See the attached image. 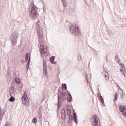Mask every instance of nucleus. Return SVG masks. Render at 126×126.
<instances>
[{
  "instance_id": "f257e3e1",
  "label": "nucleus",
  "mask_w": 126,
  "mask_h": 126,
  "mask_svg": "<svg viewBox=\"0 0 126 126\" xmlns=\"http://www.w3.org/2000/svg\"><path fill=\"white\" fill-rule=\"evenodd\" d=\"M30 17L31 20L35 21L36 19H38V16H39L36 6L33 3H32L30 6Z\"/></svg>"
},
{
  "instance_id": "f03ea898",
  "label": "nucleus",
  "mask_w": 126,
  "mask_h": 126,
  "mask_svg": "<svg viewBox=\"0 0 126 126\" xmlns=\"http://www.w3.org/2000/svg\"><path fill=\"white\" fill-rule=\"evenodd\" d=\"M66 96H67V94L65 93H63V92H61V91H58V110H60L61 109V104L66 99Z\"/></svg>"
},
{
  "instance_id": "7ed1b4c3",
  "label": "nucleus",
  "mask_w": 126,
  "mask_h": 126,
  "mask_svg": "<svg viewBox=\"0 0 126 126\" xmlns=\"http://www.w3.org/2000/svg\"><path fill=\"white\" fill-rule=\"evenodd\" d=\"M70 31L73 35L75 36H79L81 34L80 31H79V28L75 24H73L71 25L70 27Z\"/></svg>"
},
{
  "instance_id": "20e7f679",
  "label": "nucleus",
  "mask_w": 126,
  "mask_h": 126,
  "mask_svg": "<svg viewBox=\"0 0 126 126\" xmlns=\"http://www.w3.org/2000/svg\"><path fill=\"white\" fill-rule=\"evenodd\" d=\"M115 61L117 62L119 64L120 66V71L124 76H126V67H125V64L121 63V60H120V58H119V56L116 55L115 56Z\"/></svg>"
},
{
  "instance_id": "39448f33",
  "label": "nucleus",
  "mask_w": 126,
  "mask_h": 126,
  "mask_svg": "<svg viewBox=\"0 0 126 126\" xmlns=\"http://www.w3.org/2000/svg\"><path fill=\"white\" fill-rule=\"evenodd\" d=\"M22 103L27 107L30 104L29 99H28V97H27V93L26 92L24 93L23 96L22 97Z\"/></svg>"
},
{
  "instance_id": "423d86ee",
  "label": "nucleus",
  "mask_w": 126,
  "mask_h": 126,
  "mask_svg": "<svg viewBox=\"0 0 126 126\" xmlns=\"http://www.w3.org/2000/svg\"><path fill=\"white\" fill-rule=\"evenodd\" d=\"M11 45L12 47H14L17 44V34L15 33L11 36Z\"/></svg>"
},
{
  "instance_id": "0eeeda50",
  "label": "nucleus",
  "mask_w": 126,
  "mask_h": 126,
  "mask_svg": "<svg viewBox=\"0 0 126 126\" xmlns=\"http://www.w3.org/2000/svg\"><path fill=\"white\" fill-rule=\"evenodd\" d=\"M37 34L38 36V42H41L43 39V29L40 26L37 27Z\"/></svg>"
},
{
  "instance_id": "6e6552de",
  "label": "nucleus",
  "mask_w": 126,
  "mask_h": 126,
  "mask_svg": "<svg viewBox=\"0 0 126 126\" xmlns=\"http://www.w3.org/2000/svg\"><path fill=\"white\" fill-rule=\"evenodd\" d=\"M94 121L92 123L93 126H100V121L99 118L95 115L93 116Z\"/></svg>"
},
{
  "instance_id": "1a4fd4ad",
  "label": "nucleus",
  "mask_w": 126,
  "mask_h": 126,
  "mask_svg": "<svg viewBox=\"0 0 126 126\" xmlns=\"http://www.w3.org/2000/svg\"><path fill=\"white\" fill-rule=\"evenodd\" d=\"M43 75H47L48 72H47V62L45 60L43 61Z\"/></svg>"
},
{
  "instance_id": "9d476101",
  "label": "nucleus",
  "mask_w": 126,
  "mask_h": 126,
  "mask_svg": "<svg viewBox=\"0 0 126 126\" xmlns=\"http://www.w3.org/2000/svg\"><path fill=\"white\" fill-rule=\"evenodd\" d=\"M120 111L122 113L123 116L126 117V107L125 105L120 106Z\"/></svg>"
},
{
  "instance_id": "9b49d317",
  "label": "nucleus",
  "mask_w": 126,
  "mask_h": 126,
  "mask_svg": "<svg viewBox=\"0 0 126 126\" xmlns=\"http://www.w3.org/2000/svg\"><path fill=\"white\" fill-rule=\"evenodd\" d=\"M40 53L42 54H45L48 52V49H47L46 47H45L44 46H40Z\"/></svg>"
},
{
  "instance_id": "f8f14e48",
  "label": "nucleus",
  "mask_w": 126,
  "mask_h": 126,
  "mask_svg": "<svg viewBox=\"0 0 126 126\" xmlns=\"http://www.w3.org/2000/svg\"><path fill=\"white\" fill-rule=\"evenodd\" d=\"M61 116L63 120H65V118L66 117V114H65V109L63 108L61 111Z\"/></svg>"
},
{
  "instance_id": "ddd939ff",
  "label": "nucleus",
  "mask_w": 126,
  "mask_h": 126,
  "mask_svg": "<svg viewBox=\"0 0 126 126\" xmlns=\"http://www.w3.org/2000/svg\"><path fill=\"white\" fill-rule=\"evenodd\" d=\"M99 95V96L98 99L99 100V102L101 103L102 106L105 107V102H104V98H103V97L102 96V95H101V94H98V95Z\"/></svg>"
},
{
  "instance_id": "4468645a",
  "label": "nucleus",
  "mask_w": 126,
  "mask_h": 126,
  "mask_svg": "<svg viewBox=\"0 0 126 126\" xmlns=\"http://www.w3.org/2000/svg\"><path fill=\"white\" fill-rule=\"evenodd\" d=\"M4 114H5V111H2L1 108L0 107V121L2 120V118H3V116H4Z\"/></svg>"
},
{
  "instance_id": "2eb2a0df",
  "label": "nucleus",
  "mask_w": 126,
  "mask_h": 126,
  "mask_svg": "<svg viewBox=\"0 0 126 126\" xmlns=\"http://www.w3.org/2000/svg\"><path fill=\"white\" fill-rule=\"evenodd\" d=\"M73 117L74 122H75L76 125H77V123H78V122H77V116L76 115V112H74L73 113Z\"/></svg>"
},
{
  "instance_id": "dca6fc26",
  "label": "nucleus",
  "mask_w": 126,
  "mask_h": 126,
  "mask_svg": "<svg viewBox=\"0 0 126 126\" xmlns=\"http://www.w3.org/2000/svg\"><path fill=\"white\" fill-rule=\"evenodd\" d=\"M30 61H31V56H30L29 60H28V63L27 64V66H26V69H27V71H28V68H29V66H30Z\"/></svg>"
},
{
  "instance_id": "f3484780",
  "label": "nucleus",
  "mask_w": 126,
  "mask_h": 126,
  "mask_svg": "<svg viewBox=\"0 0 126 126\" xmlns=\"http://www.w3.org/2000/svg\"><path fill=\"white\" fill-rule=\"evenodd\" d=\"M50 61L51 63L53 64H57V62H55V56H52L50 58Z\"/></svg>"
},
{
  "instance_id": "a211bd4d",
  "label": "nucleus",
  "mask_w": 126,
  "mask_h": 126,
  "mask_svg": "<svg viewBox=\"0 0 126 126\" xmlns=\"http://www.w3.org/2000/svg\"><path fill=\"white\" fill-rule=\"evenodd\" d=\"M67 100L68 101V102H69V103H70V102H71V101H72V96H71V94H67Z\"/></svg>"
},
{
  "instance_id": "6ab92c4d",
  "label": "nucleus",
  "mask_w": 126,
  "mask_h": 126,
  "mask_svg": "<svg viewBox=\"0 0 126 126\" xmlns=\"http://www.w3.org/2000/svg\"><path fill=\"white\" fill-rule=\"evenodd\" d=\"M61 1H62L64 7H66V6H67V2L66 1V0H61Z\"/></svg>"
},
{
  "instance_id": "aec40b11",
  "label": "nucleus",
  "mask_w": 126,
  "mask_h": 126,
  "mask_svg": "<svg viewBox=\"0 0 126 126\" xmlns=\"http://www.w3.org/2000/svg\"><path fill=\"white\" fill-rule=\"evenodd\" d=\"M102 74L103 75H104V77L105 78H107V77H108V76H109V73H108V72L106 71H103L102 72Z\"/></svg>"
},
{
  "instance_id": "412c9836",
  "label": "nucleus",
  "mask_w": 126,
  "mask_h": 126,
  "mask_svg": "<svg viewBox=\"0 0 126 126\" xmlns=\"http://www.w3.org/2000/svg\"><path fill=\"white\" fill-rule=\"evenodd\" d=\"M14 89H15V88H14V87L12 86L11 87V90L10 91V96H12V95L11 94H12V93H14Z\"/></svg>"
},
{
  "instance_id": "4be33fe9",
  "label": "nucleus",
  "mask_w": 126,
  "mask_h": 126,
  "mask_svg": "<svg viewBox=\"0 0 126 126\" xmlns=\"http://www.w3.org/2000/svg\"><path fill=\"white\" fill-rule=\"evenodd\" d=\"M73 120V117L72 116V115H70L69 116V121H68V124H70V123H71L72 122Z\"/></svg>"
},
{
  "instance_id": "5701e85b",
  "label": "nucleus",
  "mask_w": 126,
  "mask_h": 126,
  "mask_svg": "<svg viewBox=\"0 0 126 126\" xmlns=\"http://www.w3.org/2000/svg\"><path fill=\"white\" fill-rule=\"evenodd\" d=\"M67 89V87H66V84H62V90H66Z\"/></svg>"
},
{
  "instance_id": "b1692460",
  "label": "nucleus",
  "mask_w": 126,
  "mask_h": 126,
  "mask_svg": "<svg viewBox=\"0 0 126 126\" xmlns=\"http://www.w3.org/2000/svg\"><path fill=\"white\" fill-rule=\"evenodd\" d=\"M15 100V98L12 96H11V97L9 99V101L10 102H14Z\"/></svg>"
},
{
  "instance_id": "393cba45",
  "label": "nucleus",
  "mask_w": 126,
  "mask_h": 126,
  "mask_svg": "<svg viewBox=\"0 0 126 126\" xmlns=\"http://www.w3.org/2000/svg\"><path fill=\"white\" fill-rule=\"evenodd\" d=\"M67 114L68 116H70V115H71V110L67 108Z\"/></svg>"
},
{
  "instance_id": "a878e982",
  "label": "nucleus",
  "mask_w": 126,
  "mask_h": 126,
  "mask_svg": "<svg viewBox=\"0 0 126 126\" xmlns=\"http://www.w3.org/2000/svg\"><path fill=\"white\" fill-rule=\"evenodd\" d=\"M28 59H29V54L27 53L26 54V59H25V61L27 62L28 61Z\"/></svg>"
},
{
  "instance_id": "bb28decb",
  "label": "nucleus",
  "mask_w": 126,
  "mask_h": 126,
  "mask_svg": "<svg viewBox=\"0 0 126 126\" xmlns=\"http://www.w3.org/2000/svg\"><path fill=\"white\" fill-rule=\"evenodd\" d=\"M15 82H16V83H20V82H21V80H20V79L19 78H16L15 79Z\"/></svg>"
},
{
  "instance_id": "cd10ccee",
  "label": "nucleus",
  "mask_w": 126,
  "mask_h": 126,
  "mask_svg": "<svg viewBox=\"0 0 126 126\" xmlns=\"http://www.w3.org/2000/svg\"><path fill=\"white\" fill-rule=\"evenodd\" d=\"M32 122L33 124H37V118H34L33 119H32Z\"/></svg>"
},
{
  "instance_id": "c85d7f7f",
  "label": "nucleus",
  "mask_w": 126,
  "mask_h": 126,
  "mask_svg": "<svg viewBox=\"0 0 126 126\" xmlns=\"http://www.w3.org/2000/svg\"><path fill=\"white\" fill-rule=\"evenodd\" d=\"M40 20L39 19H38V21L36 22L35 24L36 25V26H39L40 24Z\"/></svg>"
},
{
  "instance_id": "c756f323",
  "label": "nucleus",
  "mask_w": 126,
  "mask_h": 126,
  "mask_svg": "<svg viewBox=\"0 0 126 126\" xmlns=\"http://www.w3.org/2000/svg\"><path fill=\"white\" fill-rule=\"evenodd\" d=\"M113 34L114 32H112L111 31H108V35H109V36H112V35H113Z\"/></svg>"
},
{
  "instance_id": "7c9ffc66",
  "label": "nucleus",
  "mask_w": 126,
  "mask_h": 126,
  "mask_svg": "<svg viewBox=\"0 0 126 126\" xmlns=\"http://www.w3.org/2000/svg\"><path fill=\"white\" fill-rule=\"evenodd\" d=\"M38 118L39 119V121H42V115L40 113L38 114Z\"/></svg>"
},
{
  "instance_id": "2f4dec72",
  "label": "nucleus",
  "mask_w": 126,
  "mask_h": 126,
  "mask_svg": "<svg viewBox=\"0 0 126 126\" xmlns=\"http://www.w3.org/2000/svg\"><path fill=\"white\" fill-rule=\"evenodd\" d=\"M118 97H119V96L118 95V94H117L115 95V101H117V100H118Z\"/></svg>"
},
{
  "instance_id": "473e14b6",
  "label": "nucleus",
  "mask_w": 126,
  "mask_h": 126,
  "mask_svg": "<svg viewBox=\"0 0 126 126\" xmlns=\"http://www.w3.org/2000/svg\"><path fill=\"white\" fill-rule=\"evenodd\" d=\"M13 84H14V82H12V85L13 86Z\"/></svg>"
},
{
  "instance_id": "72a5a7b5",
  "label": "nucleus",
  "mask_w": 126,
  "mask_h": 126,
  "mask_svg": "<svg viewBox=\"0 0 126 126\" xmlns=\"http://www.w3.org/2000/svg\"><path fill=\"white\" fill-rule=\"evenodd\" d=\"M124 1L125 2V5L126 6V0H124Z\"/></svg>"
},
{
  "instance_id": "f704fd0d",
  "label": "nucleus",
  "mask_w": 126,
  "mask_h": 126,
  "mask_svg": "<svg viewBox=\"0 0 126 126\" xmlns=\"http://www.w3.org/2000/svg\"><path fill=\"white\" fill-rule=\"evenodd\" d=\"M116 85L117 86V87H119V86H119V85H118V84L116 83Z\"/></svg>"
},
{
  "instance_id": "c9c22d12",
  "label": "nucleus",
  "mask_w": 126,
  "mask_h": 126,
  "mask_svg": "<svg viewBox=\"0 0 126 126\" xmlns=\"http://www.w3.org/2000/svg\"><path fill=\"white\" fill-rule=\"evenodd\" d=\"M5 126H8V125H7V124H5Z\"/></svg>"
},
{
  "instance_id": "e433bc0d",
  "label": "nucleus",
  "mask_w": 126,
  "mask_h": 126,
  "mask_svg": "<svg viewBox=\"0 0 126 126\" xmlns=\"http://www.w3.org/2000/svg\"><path fill=\"white\" fill-rule=\"evenodd\" d=\"M122 90L123 94H124V91L123 90Z\"/></svg>"
},
{
  "instance_id": "4c0bfd02",
  "label": "nucleus",
  "mask_w": 126,
  "mask_h": 126,
  "mask_svg": "<svg viewBox=\"0 0 126 126\" xmlns=\"http://www.w3.org/2000/svg\"><path fill=\"white\" fill-rule=\"evenodd\" d=\"M120 89H121V87L120 86L118 87Z\"/></svg>"
},
{
  "instance_id": "58836bf2",
  "label": "nucleus",
  "mask_w": 126,
  "mask_h": 126,
  "mask_svg": "<svg viewBox=\"0 0 126 126\" xmlns=\"http://www.w3.org/2000/svg\"><path fill=\"white\" fill-rule=\"evenodd\" d=\"M87 81H88V79H87Z\"/></svg>"
},
{
  "instance_id": "ea45409f",
  "label": "nucleus",
  "mask_w": 126,
  "mask_h": 126,
  "mask_svg": "<svg viewBox=\"0 0 126 126\" xmlns=\"http://www.w3.org/2000/svg\"><path fill=\"white\" fill-rule=\"evenodd\" d=\"M80 59H81V56H80Z\"/></svg>"
}]
</instances>
